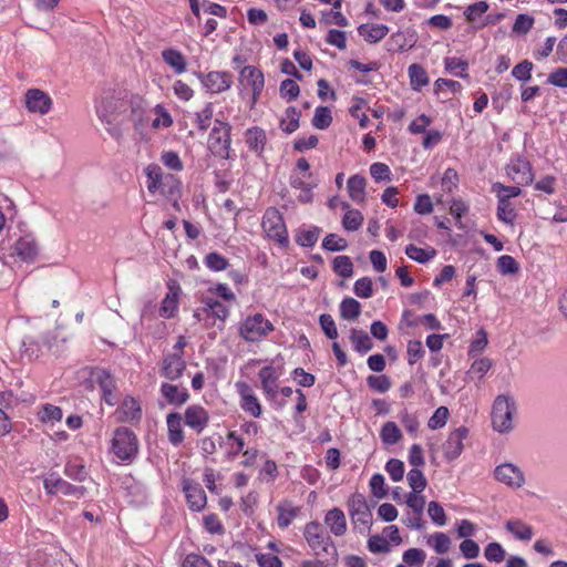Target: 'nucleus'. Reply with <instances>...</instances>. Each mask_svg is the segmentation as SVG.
Masks as SVG:
<instances>
[{
    "mask_svg": "<svg viewBox=\"0 0 567 567\" xmlns=\"http://www.w3.org/2000/svg\"><path fill=\"white\" fill-rule=\"evenodd\" d=\"M111 451L121 462L132 463L138 453L135 433L128 427H117L113 434Z\"/></svg>",
    "mask_w": 567,
    "mask_h": 567,
    "instance_id": "obj_1",
    "label": "nucleus"
},
{
    "mask_svg": "<svg viewBox=\"0 0 567 567\" xmlns=\"http://www.w3.org/2000/svg\"><path fill=\"white\" fill-rule=\"evenodd\" d=\"M182 420L178 412H171L166 416L168 441L174 446H179L184 441Z\"/></svg>",
    "mask_w": 567,
    "mask_h": 567,
    "instance_id": "obj_28",
    "label": "nucleus"
},
{
    "mask_svg": "<svg viewBox=\"0 0 567 567\" xmlns=\"http://www.w3.org/2000/svg\"><path fill=\"white\" fill-rule=\"evenodd\" d=\"M274 330V324L261 313L247 317L239 327L240 337L247 342H257Z\"/></svg>",
    "mask_w": 567,
    "mask_h": 567,
    "instance_id": "obj_8",
    "label": "nucleus"
},
{
    "mask_svg": "<svg viewBox=\"0 0 567 567\" xmlns=\"http://www.w3.org/2000/svg\"><path fill=\"white\" fill-rule=\"evenodd\" d=\"M184 420L188 427L199 434L207 427L209 414L202 405L192 404L185 410Z\"/></svg>",
    "mask_w": 567,
    "mask_h": 567,
    "instance_id": "obj_19",
    "label": "nucleus"
},
{
    "mask_svg": "<svg viewBox=\"0 0 567 567\" xmlns=\"http://www.w3.org/2000/svg\"><path fill=\"white\" fill-rule=\"evenodd\" d=\"M183 485L189 508L194 512H200L204 509L207 503V497L200 484L185 480Z\"/></svg>",
    "mask_w": 567,
    "mask_h": 567,
    "instance_id": "obj_21",
    "label": "nucleus"
},
{
    "mask_svg": "<svg viewBox=\"0 0 567 567\" xmlns=\"http://www.w3.org/2000/svg\"><path fill=\"white\" fill-rule=\"evenodd\" d=\"M258 377L266 399L271 402L276 409H282L286 404V401L278 399V380L280 373L277 371V369L272 365H266L260 369Z\"/></svg>",
    "mask_w": 567,
    "mask_h": 567,
    "instance_id": "obj_9",
    "label": "nucleus"
},
{
    "mask_svg": "<svg viewBox=\"0 0 567 567\" xmlns=\"http://www.w3.org/2000/svg\"><path fill=\"white\" fill-rule=\"evenodd\" d=\"M95 110L101 122L111 125L114 116L125 111V102L112 92H107L96 100Z\"/></svg>",
    "mask_w": 567,
    "mask_h": 567,
    "instance_id": "obj_11",
    "label": "nucleus"
},
{
    "mask_svg": "<svg viewBox=\"0 0 567 567\" xmlns=\"http://www.w3.org/2000/svg\"><path fill=\"white\" fill-rule=\"evenodd\" d=\"M214 114L213 103H207L200 112L196 113V125L199 131L205 132L210 125Z\"/></svg>",
    "mask_w": 567,
    "mask_h": 567,
    "instance_id": "obj_59",
    "label": "nucleus"
},
{
    "mask_svg": "<svg viewBox=\"0 0 567 567\" xmlns=\"http://www.w3.org/2000/svg\"><path fill=\"white\" fill-rule=\"evenodd\" d=\"M348 511L352 524L361 534L369 530L372 525V513L362 494H353L348 499Z\"/></svg>",
    "mask_w": 567,
    "mask_h": 567,
    "instance_id": "obj_7",
    "label": "nucleus"
},
{
    "mask_svg": "<svg viewBox=\"0 0 567 567\" xmlns=\"http://www.w3.org/2000/svg\"><path fill=\"white\" fill-rule=\"evenodd\" d=\"M497 271L502 276L514 275L519 270V264L516 259L509 255H502L497 258L496 262Z\"/></svg>",
    "mask_w": 567,
    "mask_h": 567,
    "instance_id": "obj_48",
    "label": "nucleus"
},
{
    "mask_svg": "<svg viewBox=\"0 0 567 567\" xmlns=\"http://www.w3.org/2000/svg\"><path fill=\"white\" fill-rule=\"evenodd\" d=\"M492 360L488 358H480L475 360L467 371L468 378L482 380L492 368Z\"/></svg>",
    "mask_w": 567,
    "mask_h": 567,
    "instance_id": "obj_49",
    "label": "nucleus"
},
{
    "mask_svg": "<svg viewBox=\"0 0 567 567\" xmlns=\"http://www.w3.org/2000/svg\"><path fill=\"white\" fill-rule=\"evenodd\" d=\"M208 150L219 158L230 157L231 126L227 122L215 120L214 126L208 135Z\"/></svg>",
    "mask_w": 567,
    "mask_h": 567,
    "instance_id": "obj_3",
    "label": "nucleus"
},
{
    "mask_svg": "<svg viewBox=\"0 0 567 567\" xmlns=\"http://www.w3.org/2000/svg\"><path fill=\"white\" fill-rule=\"evenodd\" d=\"M204 264L208 269L216 272L223 271L229 266L228 259L216 251L207 254L204 258Z\"/></svg>",
    "mask_w": 567,
    "mask_h": 567,
    "instance_id": "obj_50",
    "label": "nucleus"
},
{
    "mask_svg": "<svg viewBox=\"0 0 567 567\" xmlns=\"http://www.w3.org/2000/svg\"><path fill=\"white\" fill-rule=\"evenodd\" d=\"M367 384L370 389L379 392V393H385L391 389V380L388 375L381 374V375H374L371 374L367 378Z\"/></svg>",
    "mask_w": 567,
    "mask_h": 567,
    "instance_id": "obj_56",
    "label": "nucleus"
},
{
    "mask_svg": "<svg viewBox=\"0 0 567 567\" xmlns=\"http://www.w3.org/2000/svg\"><path fill=\"white\" fill-rule=\"evenodd\" d=\"M300 117L301 112L297 107H287L285 111V117L280 121V128L287 134L296 132L299 127Z\"/></svg>",
    "mask_w": 567,
    "mask_h": 567,
    "instance_id": "obj_38",
    "label": "nucleus"
},
{
    "mask_svg": "<svg viewBox=\"0 0 567 567\" xmlns=\"http://www.w3.org/2000/svg\"><path fill=\"white\" fill-rule=\"evenodd\" d=\"M163 61L171 66L176 74H182L187 69V62L184 54L173 48L165 49L162 51Z\"/></svg>",
    "mask_w": 567,
    "mask_h": 567,
    "instance_id": "obj_32",
    "label": "nucleus"
},
{
    "mask_svg": "<svg viewBox=\"0 0 567 567\" xmlns=\"http://www.w3.org/2000/svg\"><path fill=\"white\" fill-rule=\"evenodd\" d=\"M319 235L320 228L317 226H311L307 229H300L296 237V241L301 247H312L318 241Z\"/></svg>",
    "mask_w": 567,
    "mask_h": 567,
    "instance_id": "obj_47",
    "label": "nucleus"
},
{
    "mask_svg": "<svg viewBox=\"0 0 567 567\" xmlns=\"http://www.w3.org/2000/svg\"><path fill=\"white\" fill-rule=\"evenodd\" d=\"M159 391L162 396L171 405L181 406L189 399V393L186 388L172 383H162Z\"/></svg>",
    "mask_w": 567,
    "mask_h": 567,
    "instance_id": "obj_24",
    "label": "nucleus"
},
{
    "mask_svg": "<svg viewBox=\"0 0 567 567\" xmlns=\"http://www.w3.org/2000/svg\"><path fill=\"white\" fill-rule=\"evenodd\" d=\"M533 68L534 64L530 61L524 60L513 68L512 76L517 81L527 82L532 79Z\"/></svg>",
    "mask_w": 567,
    "mask_h": 567,
    "instance_id": "obj_58",
    "label": "nucleus"
},
{
    "mask_svg": "<svg viewBox=\"0 0 567 567\" xmlns=\"http://www.w3.org/2000/svg\"><path fill=\"white\" fill-rule=\"evenodd\" d=\"M408 74L410 79L411 89L414 91H421L423 86H426L430 83L427 72L421 64H411L408 68Z\"/></svg>",
    "mask_w": 567,
    "mask_h": 567,
    "instance_id": "obj_34",
    "label": "nucleus"
},
{
    "mask_svg": "<svg viewBox=\"0 0 567 567\" xmlns=\"http://www.w3.org/2000/svg\"><path fill=\"white\" fill-rule=\"evenodd\" d=\"M261 227L267 237L275 240L279 246L287 247L289 245L285 219L277 208L269 207L266 209L262 216Z\"/></svg>",
    "mask_w": 567,
    "mask_h": 567,
    "instance_id": "obj_6",
    "label": "nucleus"
},
{
    "mask_svg": "<svg viewBox=\"0 0 567 567\" xmlns=\"http://www.w3.org/2000/svg\"><path fill=\"white\" fill-rule=\"evenodd\" d=\"M332 122L331 111L327 106H318L312 117V125L318 130H326Z\"/></svg>",
    "mask_w": 567,
    "mask_h": 567,
    "instance_id": "obj_52",
    "label": "nucleus"
},
{
    "mask_svg": "<svg viewBox=\"0 0 567 567\" xmlns=\"http://www.w3.org/2000/svg\"><path fill=\"white\" fill-rule=\"evenodd\" d=\"M348 193L355 203H362L365 198V178L360 175H352L348 179Z\"/></svg>",
    "mask_w": 567,
    "mask_h": 567,
    "instance_id": "obj_35",
    "label": "nucleus"
},
{
    "mask_svg": "<svg viewBox=\"0 0 567 567\" xmlns=\"http://www.w3.org/2000/svg\"><path fill=\"white\" fill-rule=\"evenodd\" d=\"M355 296L368 299L373 296V282L369 277L359 278L353 286Z\"/></svg>",
    "mask_w": 567,
    "mask_h": 567,
    "instance_id": "obj_60",
    "label": "nucleus"
},
{
    "mask_svg": "<svg viewBox=\"0 0 567 567\" xmlns=\"http://www.w3.org/2000/svg\"><path fill=\"white\" fill-rule=\"evenodd\" d=\"M445 71L451 75L467 79L468 78V63L456 56H447L444 59Z\"/></svg>",
    "mask_w": 567,
    "mask_h": 567,
    "instance_id": "obj_36",
    "label": "nucleus"
},
{
    "mask_svg": "<svg viewBox=\"0 0 567 567\" xmlns=\"http://www.w3.org/2000/svg\"><path fill=\"white\" fill-rule=\"evenodd\" d=\"M43 487L47 494H61L64 496H74L76 498H81L86 494V487L81 485H73L63 478H61L58 474L51 473L43 481Z\"/></svg>",
    "mask_w": 567,
    "mask_h": 567,
    "instance_id": "obj_13",
    "label": "nucleus"
},
{
    "mask_svg": "<svg viewBox=\"0 0 567 567\" xmlns=\"http://www.w3.org/2000/svg\"><path fill=\"white\" fill-rule=\"evenodd\" d=\"M116 413L121 422L140 421L142 417V409L140 402L133 396H126Z\"/></svg>",
    "mask_w": 567,
    "mask_h": 567,
    "instance_id": "obj_27",
    "label": "nucleus"
},
{
    "mask_svg": "<svg viewBox=\"0 0 567 567\" xmlns=\"http://www.w3.org/2000/svg\"><path fill=\"white\" fill-rule=\"evenodd\" d=\"M408 482L413 493H422L426 487V478L419 468H412L408 473Z\"/></svg>",
    "mask_w": 567,
    "mask_h": 567,
    "instance_id": "obj_53",
    "label": "nucleus"
},
{
    "mask_svg": "<svg viewBox=\"0 0 567 567\" xmlns=\"http://www.w3.org/2000/svg\"><path fill=\"white\" fill-rule=\"evenodd\" d=\"M324 523L334 536H343L347 532V519L344 513L334 507L327 512Z\"/></svg>",
    "mask_w": 567,
    "mask_h": 567,
    "instance_id": "obj_30",
    "label": "nucleus"
},
{
    "mask_svg": "<svg viewBox=\"0 0 567 567\" xmlns=\"http://www.w3.org/2000/svg\"><path fill=\"white\" fill-rule=\"evenodd\" d=\"M450 416L449 409L446 406H440L435 410L433 415L429 419L427 426L431 430H437L443 427Z\"/></svg>",
    "mask_w": 567,
    "mask_h": 567,
    "instance_id": "obj_61",
    "label": "nucleus"
},
{
    "mask_svg": "<svg viewBox=\"0 0 567 567\" xmlns=\"http://www.w3.org/2000/svg\"><path fill=\"white\" fill-rule=\"evenodd\" d=\"M95 382L97 383L102 395L106 392H112L116 390V381L113 375L106 370H99L95 373Z\"/></svg>",
    "mask_w": 567,
    "mask_h": 567,
    "instance_id": "obj_51",
    "label": "nucleus"
},
{
    "mask_svg": "<svg viewBox=\"0 0 567 567\" xmlns=\"http://www.w3.org/2000/svg\"><path fill=\"white\" fill-rule=\"evenodd\" d=\"M507 176L517 185L526 186L534 182L535 175L530 162L522 156H513L506 165Z\"/></svg>",
    "mask_w": 567,
    "mask_h": 567,
    "instance_id": "obj_10",
    "label": "nucleus"
},
{
    "mask_svg": "<svg viewBox=\"0 0 567 567\" xmlns=\"http://www.w3.org/2000/svg\"><path fill=\"white\" fill-rule=\"evenodd\" d=\"M468 435V429L466 426H460L450 433L446 442L443 445L445 458L453 461L457 458L463 452V441Z\"/></svg>",
    "mask_w": 567,
    "mask_h": 567,
    "instance_id": "obj_17",
    "label": "nucleus"
},
{
    "mask_svg": "<svg viewBox=\"0 0 567 567\" xmlns=\"http://www.w3.org/2000/svg\"><path fill=\"white\" fill-rule=\"evenodd\" d=\"M14 254L24 262H33L39 254V247L33 235L20 237L13 247Z\"/></svg>",
    "mask_w": 567,
    "mask_h": 567,
    "instance_id": "obj_22",
    "label": "nucleus"
},
{
    "mask_svg": "<svg viewBox=\"0 0 567 567\" xmlns=\"http://www.w3.org/2000/svg\"><path fill=\"white\" fill-rule=\"evenodd\" d=\"M402 558L404 564L408 566L422 567L425 561L426 554L420 548H409L403 553Z\"/></svg>",
    "mask_w": 567,
    "mask_h": 567,
    "instance_id": "obj_57",
    "label": "nucleus"
},
{
    "mask_svg": "<svg viewBox=\"0 0 567 567\" xmlns=\"http://www.w3.org/2000/svg\"><path fill=\"white\" fill-rule=\"evenodd\" d=\"M145 174L147 177V190L150 193L155 194L159 192L165 196L173 197L179 192L177 179L171 174L164 175L159 165H147Z\"/></svg>",
    "mask_w": 567,
    "mask_h": 567,
    "instance_id": "obj_5",
    "label": "nucleus"
},
{
    "mask_svg": "<svg viewBox=\"0 0 567 567\" xmlns=\"http://www.w3.org/2000/svg\"><path fill=\"white\" fill-rule=\"evenodd\" d=\"M204 308L203 310L207 313H212L217 319L225 321L229 315L228 308L223 305L220 301L212 298L204 297L202 300Z\"/></svg>",
    "mask_w": 567,
    "mask_h": 567,
    "instance_id": "obj_39",
    "label": "nucleus"
},
{
    "mask_svg": "<svg viewBox=\"0 0 567 567\" xmlns=\"http://www.w3.org/2000/svg\"><path fill=\"white\" fill-rule=\"evenodd\" d=\"M277 524L281 529L288 528L298 516L300 507L295 506L291 501L284 499L277 505Z\"/></svg>",
    "mask_w": 567,
    "mask_h": 567,
    "instance_id": "obj_29",
    "label": "nucleus"
},
{
    "mask_svg": "<svg viewBox=\"0 0 567 567\" xmlns=\"http://www.w3.org/2000/svg\"><path fill=\"white\" fill-rule=\"evenodd\" d=\"M417 42L414 29L399 30L391 34L388 41V51L404 52L412 49Z\"/></svg>",
    "mask_w": 567,
    "mask_h": 567,
    "instance_id": "obj_20",
    "label": "nucleus"
},
{
    "mask_svg": "<svg viewBox=\"0 0 567 567\" xmlns=\"http://www.w3.org/2000/svg\"><path fill=\"white\" fill-rule=\"evenodd\" d=\"M361 313V305L358 300L351 297H346L340 303V316L344 320L353 321L358 319Z\"/></svg>",
    "mask_w": 567,
    "mask_h": 567,
    "instance_id": "obj_40",
    "label": "nucleus"
},
{
    "mask_svg": "<svg viewBox=\"0 0 567 567\" xmlns=\"http://www.w3.org/2000/svg\"><path fill=\"white\" fill-rule=\"evenodd\" d=\"M350 340L353 343V349L361 354L369 352L373 347L371 338L363 330L352 329Z\"/></svg>",
    "mask_w": 567,
    "mask_h": 567,
    "instance_id": "obj_37",
    "label": "nucleus"
},
{
    "mask_svg": "<svg viewBox=\"0 0 567 567\" xmlns=\"http://www.w3.org/2000/svg\"><path fill=\"white\" fill-rule=\"evenodd\" d=\"M405 254L409 258H411L420 264H425L429 260H431L432 258H434V256L436 255V251L433 248L423 249V248L416 247L415 245L410 244L405 247Z\"/></svg>",
    "mask_w": 567,
    "mask_h": 567,
    "instance_id": "obj_44",
    "label": "nucleus"
},
{
    "mask_svg": "<svg viewBox=\"0 0 567 567\" xmlns=\"http://www.w3.org/2000/svg\"><path fill=\"white\" fill-rule=\"evenodd\" d=\"M244 137L248 150L261 156L267 144L266 131L259 126H252L245 131Z\"/></svg>",
    "mask_w": 567,
    "mask_h": 567,
    "instance_id": "obj_23",
    "label": "nucleus"
},
{
    "mask_svg": "<svg viewBox=\"0 0 567 567\" xmlns=\"http://www.w3.org/2000/svg\"><path fill=\"white\" fill-rule=\"evenodd\" d=\"M431 539L432 547L436 554L443 555L450 550L451 539L446 534L442 532H436L432 535Z\"/></svg>",
    "mask_w": 567,
    "mask_h": 567,
    "instance_id": "obj_64",
    "label": "nucleus"
},
{
    "mask_svg": "<svg viewBox=\"0 0 567 567\" xmlns=\"http://www.w3.org/2000/svg\"><path fill=\"white\" fill-rule=\"evenodd\" d=\"M494 476L498 482L512 488H519L525 483L522 470L512 463L498 465L494 471Z\"/></svg>",
    "mask_w": 567,
    "mask_h": 567,
    "instance_id": "obj_15",
    "label": "nucleus"
},
{
    "mask_svg": "<svg viewBox=\"0 0 567 567\" xmlns=\"http://www.w3.org/2000/svg\"><path fill=\"white\" fill-rule=\"evenodd\" d=\"M239 81L241 84L251 87L252 102L256 103L265 85V78L262 72L256 66H244L243 70L240 71Z\"/></svg>",
    "mask_w": 567,
    "mask_h": 567,
    "instance_id": "obj_16",
    "label": "nucleus"
},
{
    "mask_svg": "<svg viewBox=\"0 0 567 567\" xmlns=\"http://www.w3.org/2000/svg\"><path fill=\"white\" fill-rule=\"evenodd\" d=\"M300 93L299 85L291 79H286L280 83V95L287 102H291L298 97Z\"/></svg>",
    "mask_w": 567,
    "mask_h": 567,
    "instance_id": "obj_62",
    "label": "nucleus"
},
{
    "mask_svg": "<svg viewBox=\"0 0 567 567\" xmlns=\"http://www.w3.org/2000/svg\"><path fill=\"white\" fill-rule=\"evenodd\" d=\"M64 475L75 482H84L87 477V471L84 464L73 461H68L64 465Z\"/></svg>",
    "mask_w": 567,
    "mask_h": 567,
    "instance_id": "obj_45",
    "label": "nucleus"
},
{
    "mask_svg": "<svg viewBox=\"0 0 567 567\" xmlns=\"http://www.w3.org/2000/svg\"><path fill=\"white\" fill-rule=\"evenodd\" d=\"M380 437L386 445H394L402 439V433L396 423L385 422L381 429Z\"/></svg>",
    "mask_w": 567,
    "mask_h": 567,
    "instance_id": "obj_41",
    "label": "nucleus"
},
{
    "mask_svg": "<svg viewBox=\"0 0 567 567\" xmlns=\"http://www.w3.org/2000/svg\"><path fill=\"white\" fill-rule=\"evenodd\" d=\"M332 269L338 276L342 278H350L353 274V264L350 257L340 255L334 257Z\"/></svg>",
    "mask_w": 567,
    "mask_h": 567,
    "instance_id": "obj_46",
    "label": "nucleus"
},
{
    "mask_svg": "<svg viewBox=\"0 0 567 567\" xmlns=\"http://www.w3.org/2000/svg\"><path fill=\"white\" fill-rule=\"evenodd\" d=\"M186 369V362L181 353H168L163 358L161 374L171 381L178 380Z\"/></svg>",
    "mask_w": 567,
    "mask_h": 567,
    "instance_id": "obj_18",
    "label": "nucleus"
},
{
    "mask_svg": "<svg viewBox=\"0 0 567 567\" xmlns=\"http://www.w3.org/2000/svg\"><path fill=\"white\" fill-rule=\"evenodd\" d=\"M505 529L516 539L528 542L534 535L533 527L525 524L520 519H509L505 523Z\"/></svg>",
    "mask_w": 567,
    "mask_h": 567,
    "instance_id": "obj_33",
    "label": "nucleus"
},
{
    "mask_svg": "<svg viewBox=\"0 0 567 567\" xmlns=\"http://www.w3.org/2000/svg\"><path fill=\"white\" fill-rule=\"evenodd\" d=\"M365 105L367 101L364 99L353 97L352 104L349 109L351 116L359 120V125L362 128H365L369 124V117L361 112Z\"/></svg>",
    "mask_w": 567,
    "mask_h": 567,
    "instance_id": "obj_54",
    "label": "nucleus"
},
{
    "mask_svg": "<svg viewBox=\"0 0 567 567\" xmlns=\"http://www.w3.org/2000/svg\"><path fill=\"white\" fill-rule=\"evenodd\" d=\"M24 103L30 113L40 115L48 114L53 105L50 95L40 89H29L24 94Z\"/></svg>",
    "mask_w": 567,
    "mask_h": 567,
    "instance_id": "obj_14",
    "label": "nucleus"
},
{
    "mask_svg": "<svg viewBox=\"0 0 567 567\" xmlns=\"http://www.w3.org/2000/svg\"><path fill=\"white\" fill-rule=\"evenodd\" d=\"M358 32L368 43H377L388 34L389 28L382 23H363L358 28Z\"/></svg>",
    "mask_w": 567,
    "mask_h": 567,
    "instance_id": "obj_31",
    "label": "nucleus"
},
{
    "mask_svg": "<svg viewBox=\"0 0 567 567\" xmlns=\"http://www.w3.org/2000/svg\"><path fill=\"white\" fill-rule=\"evenodd\" d=\"M181 293V287L176 284L168 285V292L162 301L159 308V316L165 319H171L175 316L178 308V298Z\"/></svg>",
    "mask_w": 567,
    "mask_h": 567,
    "instance_id": "obj_26",
    "label": "nucleus"
},
{
    "mask_svg": "<svg viewBox=\"0 0 567 567\" xmlns=\"http://www.w3.org/2000/svg\"><path fill=\"white\" fill-rule=\"evenodd\" d=\"M238 386L240 388V408L251 416L259 417L262 410L258 398L252 393L251 389L247 384L243 383L238 384Z\"/></svg>",
    "mask_w": 567,
    "mask_h": 567,
    "instance_id": "obj_25",
    "label": "nucleus"
},
{
    "mask_svg": "<svg viewBox=\"0 0 567 567\" xmlns=\"http://www.w3.org/2000/svg\"><path fill=\"white\" fill-rule=\"evenodd\" d=\"M492 192L496 195L497 199H505V202H511V198L518 197L522 194L519 185L507 186L499 182L492 184Z\"/></svg>",
    "mask_w": 567,
    "mask_h": 567,
    "instance_id": "obj_43",
    "label": "nucleus"
},
{
    "mask_svg": "<svg viewBox=\"0 0 567 567\" xmlns=\"http://www.w3.org/2000/svg\"><path fill=\"white\" fill-rule=\"evenodd\" d=\"M203 87L210 94H219L230 89L233 74L227 71H210L207 74L196 72Z\"/></svg>",
    "mask_w": 567,
    "mask_h": 567,
    "instance_id": "obj_12",
    "label": "nucleus"
},
{
    "mask_svg": "<svg viewBox=\"0 0 567 567\" xmlns=\"http://www.w3.org/2000/svg\"><path fill=\"white\" fill-rule=\"evenodd\" d=\"M496 216L498 220L508 225H513L517 215L511 202H505V199H497Z\"/></svg>",
    "mask_w": 567,
    "mask_h": 567,
    "instance_id": "obj_42",
    "label": "nucleus"
},
{
    "mask_svg": "<svg viewBox=\"0 0 567 567\" xmlns=\"http://www.w3.org/2000/svg\"><path fill=\"white\" fill-rule=\"evenodd\" d=\"M347 247V240L336 234L327 235L322 241V248L329 251H341Z\"/></svg>",
    "mask_w": 567,
    "mask_h": 567,
    "instance_id": "obj_63",
    "label": "nucleus"
},
{
    "mask_svg": "<svg viewBox=\"0 0 567 567\" xmlns=\"http://www.w3.org/2000/svg\"><path fill=\"white\" fill-rule=\"evenodd\" d=\"M303 536L316 556L336 554L334 544L320 523L313 520L306 524Z\"/></svg>",
    "mask_w": 567,
    "mask_h": 567,
    "instance_id": "obj_4",
    "label": "nucleus"
},
{
    "mask_svg": "<svg viewBox=\"0 0 567 567\" xmlns=\"http://www.w3.org/2000/svg\"><path fill=\"white\" fill-rule=\"evenodd\" d=\"M363 223V215L358 209L348 210L342 219V226L348 231L358 230Z\"/></svg>",
    "mask_w": 567,
    "mask_h": 567,
    "instance_id": "obj_55",
    "label": "nucleus"
},
{
    "mask_svg": "<svg viewBox=\"0 0 567 567\" xmlns=\"http://www.w3.org/2000/svg\"><path fill=\"white\" fill-rule=\"evenodd\" d=\"M516 413V403L513 398L497 395L492 409V425L499 433L513 430V416Z\"/></svg>",
    "mask_w": 567,
    "mask_h": 567,
    "instance_id": "obj_2",
    "label": "nucleus"
}]
</instances>
